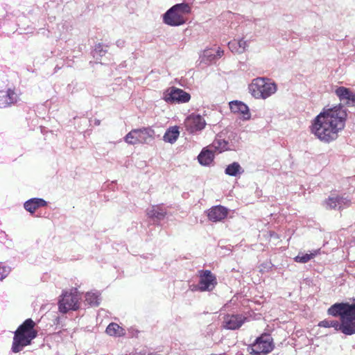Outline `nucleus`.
I'll list each match as a JSON object with an SVG mask.
<instances>
[{
	"mask_svg": "<svg viewBox=\"0 0 355 355\" xmlns=\"http://www.w3.org/2000/svg\"><path fill=\"white\" fill-rule=\"evenodd\" d=\"M351 205V200L344 196L331 194L323 203L327 209L341 210L349 207Z\"/></svg>",
	"mask_w": 355,
	"mask_h": 355,
	"instance_id": "8",
	"label": "nucleus"
},
{
	"mask_svg": "<svg viewBox=\"0 0 355 355\" xmlns=\"http://www.w3.org/2000/svg\"><path fill=\"white\" fill-rule=\"evenodd\" d=\"M184 125L187 131L193 134L202 130L206 125V121L200 114H191L185 119Z\"/></svg>",
	"mask_w": 355,
	"mask_h": 355,
	"instance_id": "10",
	"label": "nucleus"
},
{
	"mask_svg": "<svg viewBox=\"0 0 355 355\" xmlns=\"http://www.w3.org/2000/svg\"><path fill=\"white\" fill-rule=\"evenodd\" d=\"M146 214L150 218L153 219L155 221H160L165 218L166 211L162 207L154 205L147 209Z\"/></svg>",
	"mask_w": 355,
	"mask_h": 355,
	"instance_id": "21",
	"label": "nucleus"
},
{
	"mask_svg": "<svg viewBox=\"0 0 355 355\" xmlns=\"http://www.w3.org/2000/svg\"><path fill=\"white\" fill-rule=\"evenodd\" d=\"M274 347L273 339L270 335L263 334L248 347V351L251 355H266L271 352Z\"/></svg>",
	"mask_w": 355,
	"mask_h": 355,
	"instance_id": "4",
	"label": "nucleus"
},
{
	"mask_svg": "<svg viewBox=\"0 0 355 355\" xmlns=\"http://www.w3.org/2000/svg\"><path fill=\"white\" fill-rule=\"evenodd\" d=\"M243 172V170L238 162H233L229 164L225 170V174L230 176H236Z\"/></svg>",
	"mask_w": 355,
	"mask_h": 355,
	"instance_id": "26",
	"label": "nucleus"
},
{
	"mask_svg": "<svg viewBox=\"0 0 355 355\" xmlns=\"http://www.w3.org/2000/svg\"><path fill=\"white\" fill-rule=\"evenodd\" d=\"M228 214V209L221 205L211 207L207 211V217L209 220L217 223L225 219Z\"/></svg>",
	"mask_w": 355,
	"mask_h": 355,
	"instance_id": "15",
	"label": "nucleus"
},
{
	"mask_svg": "<svg viewBox=\"0 0 355 355\" xmlns=\"http://www.w3.org/2000/svg\"><path fill=\"white\" fill-rule=\"evenodd\" d=\"M33 339L34 338H31L26 335L15 331L11 348L12 352L14 353L21 352L26 346L31 345Z\"/></svg>",
	"mask_w": 355,
	"mask_h": 355,
	"instance_id": "13",
	"label": "nucleus"
},
{
	"mask_svg": "<svg viewBox=\"0 0 355 355\" xmlns=\"http://www.w3.org/2000/svg\"><path fill=\"white\" fill-rule=\"evenodd\" d=\"M229 104L231 111L241 114L243 120H249L251 118L250 109L245 103L240 101H232Z\"/></svg>",
	"mask_w": 355,
	"mask_h": 355,
	"instance_id": "17",
	"label": "nucleus"
},
{
	"mask_svg": "<svg viewBox=\"0 0 355 355\" xmlns=\"http://www.w3.org/2000/svg\"><path fill=\"white\" fill-rule=\"evenodd\" d=\"M85 301L91 306H97L100 304L101 297L98 292H88L85 295Z\"/></svg>",
	"mask_w": 355,
	"mask_h": 355,
	"instance_id": "27",
	"label": "nucleus"
},
{
	"mask_svg": "<svg viewBox=\"0 0 355 355\" xmlns=\"http://www.w3.org/2000/svg\"><path fill=\"white\" fill-rule=\"evenodd\" d=\"M258 21H260V20H259V19H254V24H255L256 25H257V22H258Z\"/></svg>",
	"mask_w": 355,
	"mask_h": 355,
	"instance_id": "39",
	"label": "nucleus"
},
{
	"mask_svg": "<svg viewBox=\"0 0 355 355\" xmlns=\"http://www.w3.org/2000/svg\"><path fill=\"white\" fill-rule=\"evenodd\" d=\"M137 132H136L135 129H133L129 132L124 137L125 141L131 145L138 144L137 137L136 136Z\"/></svg>",
	"mask_w": 355,
	"mask_h": 355,
	"instance_id": "31",
	"label": "nucleus"
},
{
	"mask_svg": "<svg viewBox=\"0 0 355 355\" xmlns=\"http://www.w3.org/2000/svg\"><path fill=\"white\" fill-rule=\"evenodd\" d=\"M18 99V94L11 89L6 92L0 91V108L10 106L16 103Z\"/></svg>",
	"mask_w": 355,
	"mask_h": 355,
	"instance_id": "16",
	"label": "nucleus"
},
{
	"mask_svg": "<svg viewBox=\"0 0 355 355\" xmlns=\"http://www.w3.org/2000/svg\"><path fill=\"white\" fill-rule=\"evenodd\" d=\"M273 267V264L270 261H267L261 264V271L262 272H268Z\"/></svg>",
	"mask_w": 355,
	"mask_h": 355,
	"instance_id": "34",
	"label": "nucleus"
},
{
	"mask_svg": "<svg viewBox=\"0 0 355 355\" xmlns=\"http://www.w3.org/2000/svg\"><path fill=\"white\" fill-rule=\"evenodd\" d=\"M233 145L230 143L227 136V132L222 131L216 135L211 144V148H215L219 153L226 150H233Z\"/></svg>",
	"mask_w": 355,
	"mask_h": 355,
	"instance_id": "11",
	"label": "nucleus"
},
{
	"mask_svg": "<svg viewBox=\"0 0 355 355\" xmlns=\"http://www.w3.org/2000/svg\"><path fill=\"white\" fill-rule=\"evenodd\" d=\"M148 355H159V354L156 352H151V353H149Z\"/></svg>",
	"mask_w": 355,
	"mask_h": 355,
	"instance_id": "38",
	"label": "nucleus"
},
{
	"mask_svg": "<svg viewBox=\"0 0 355 355\" xmlns=\"http://www.w3.org/2000/svg\"><path fill=\"white\" fill-rule=\"evenodd\" d=\"M214 153L208 148H204L198 156L199 163L202 166H209L214 162Z\"/></svg>",
	"mask_w": 355,
	"mask_h": 355,
	"instance_id": "22",
	"label": "nucleus"
},
{
	"mask_svg": "<svg viewBox=\"0 0 355 355\" xmlns=\"http://www.w3.org/2000/svg\"><path fill=\"white\" fill-rule=\"evenodd\" d=\"M46 205L47 202L43 198H33L24 202V207L31 214H34L38 208L45 207Z\"/></svg>",
	"mask_w": 355,
	"mask_h": 355,
	"instance_id": "20",
	"label": "nucleus"
},
{
	"mask_svg": "<svg viewBox=\"0 0 355 355\" xmlns=\"http://www.w3.org/2000/svg\"><path fill=\"white\" fill-rule=\"evenodd\" d=\"M248 46V42L241 39L239 40H234L228 43L230 50L233 53H242Z\"/></svg>",
	"mask_w": 355,
	"mask_h": 355,
	"instance_id": "23",
	"label": "nucleus"
},
{
	"mask_svg": "<svg viewBox=\"0 0 355 355\" xmlns=\"http://www.w3.org/2000/svg\"><path fill=\"white\" fill-rule=\"evenodd\" d=\"M320 250H314L310 254L299 253L297 256L294 258L295 261L297 263H306L309 261L311 259L314 258L319 252Z\"/></svg>",
	"mask_w": 355,
	"mask_h": 355,
	"instance_id": "28",
	"label": "nucleus"
},
{
	"mask_svg": "<svg viewBox=\"0 0 355 355\" xmlns=\"http://www.w3.org/2000/svg\"><path fill=\"white\" fill-rule=\"evenodd\" d=\"M227 136L228 141L230 144H232L233 146V150H235L236 148L238 147V144L239 143L240 137L238 135L236 132H227Z\"/></svg>",
	"mask_w": 355,
	"mask_h": 355,
	"instance_id": "30",
	"label": "nucleus"
},
{
	"mask_svg": "<svg viewBox=\"0 0 355 355\" xmlns=\"http://www.w3.org/2000/svg\"><path fill=\"white\" fill-rule=\"evenodd\" d=\"M163 21L171 26H178L185 23V19L184 16H180L175 10L170 8L163 15Z\"/></svg>",
	"mask_w": 355,
	"mask_h": 355,
	"instance_id": "12",
	"label": "nucleus"
},
{
	"mask_svg": "<svg viewBox=\"0 0 355 355\" xmlns=\"http://www.w3.org/2000/svg\"><path fill=\"white\" fill-rule=\"evenodd\" d=\"M347 118L346 110L336 106L320 113L314 119L311 132L321 141L329 143L338 137Z\"/></svg>",
	"mask_w": 355,
	"mask_h": 355,
	"instance_id": "1",
	"label": "nucleus"
},
{
	"mask_svg": "<svg viewBox=\"0 0 355 355\" xmlns=\"http://www.w3.org/2000/svg\"><path fill=\"white\" fill-rule=\"evenodd\" d=\"M108 46H104L98 43L95 46V48L93 51V55L94 57H96V55H99L101 57L103 56L107 51Z\"/></svg>",
	"mask_w": 355,
	"mask_h": 355,
	"instance_id": "32",
	"label": "nucleus"
},
{
	"mask_svg": "<svg viewBox=\"0 0 355 355\" xmlns=\"http://www.w3.org/2000/svg\"><path fill=\"white\" fill-rule=\"evenodd\" d=\"M35 323L31 318L26 319L15 331L28 336L31 338H35L37 333L34 329Z\"/></svg>",
	"mask_w": 355,
	"mask_h": 355,
	"instance_id": "18",
	"label": "nucleus"
},
{
	"mask_svg": "<svg viewBox=\"0 0 355 355\" xmlns=\"http://www.w3.org/2000/svg\"><path fill=\"white\" fill-rule=\"evenodd\" d=\"M77 288H73L70 292H64L58 302L60 312L67 313L69 311H76L80 306V300Z\"/></svg>",
	"mask_w": 355,
	"mask_h": 355,
	"instance_id": "5",
	"label": "nucleus"
},
{
	"mask_svg": "<svg viewBox=\"0 0 355 355\" xmlns=\"http://www.w3.org/2000/svg\"><path fill=\"white\" fill-rule=\"evenodd\" d=\"M175 10L180 16L188 14L191 12V7L187 3H177L171 7Z\"/></svg>",
	"mask_w": 355,
	"mask_h": 355,
	"instance_id": "29",
	"label": "nucleus"
},
{
	"mask_svg": "<svg viewBox=\"0 0 355 355\" xmlns=\"http://www.w3.org/2000/svg\"><path fill=\"white\" fill-rule=\"evenodd\" d=\"M217 284V279L210 270H202L199 277L197 290L200 291H211Z\"/></svg>",
	"mask_w": 355,
	"mask_h": 355,
	"instance_id": "9",
	"label": "nucleus"
},
{
	"mask_svg": "<svg viewBox=\"0 0 355 355\" xmlns=\"http://www.w3.org/2000/svg\"><path fill=\"white\" fill-rule=\"evenodd\" d=\"M137 137L138 144H149L155 139L159 137V135L155 134V131L152 128H142L135 129Z\"/></svg>",
	"mask_w": 355,
	"mask_h": 355,
	"instance_id": "14",
	"label": "nucleus"
},
{
	"mask_svg": "<svg viewBox=\"0 0 355 355\" xmlns=\"http://www.w3.org/2000/svg\"><path fill=\"white\" fill-rule=\"evenodd\" d=\"M106 333L111 336H122L125 334V330L118 324L112 322L106 328Z\"/></svg>",
	"mask_w": 355,
	"mask_h": 355,
	"instance_id": "25",
	"label": "nucleus"
},
{
	"mask_svg": "<svg viewBox=\"0 0 355 355\" xmlns=\"http://www.w3.org/2000/svg\"><path fill=\"white\" fill-rule=\"evenodd\" d=\"M11 268L0 262V281L5 279L10 272Z\"/></svg>",
	"mask_w": 355,
	"mask_h": 355,
	"instance_id": "33",
	"label": "nucleus"
},
{
	"mask_svg": "<svg viewBox=\"0 0 355 355\" xmlns=\"http://www.w3.org/2000/svg\"><path fill=\"white\" fill-rule=\"evenodd\" d=\"M245 315L241 313H227L222 318L221 327L227 330L239 329L247 321Z\"/></svg>",
	"mask_w": 355,
	"mask_h": 355,
	"instance_id": "7",
	"label": "nucleus"
},
{
	"mask_svg": "<svg viewBox=\"0 0 355 355\" xmlns=\"http://www.w3.org/2000/svg\"><path fill=\"white\" fill-rule=\"evenodd\" d=\"M248 89L255 98L266 99L277 92V85L269 78L259 77L252 81Z\"/></svg>",
	"mask_w": 355,
	"mask_h": 355,
	"instance_id": "3",
	"label": "nucleus"
},
{
	"mask_svg": "<svg viewBox=\"0 0 355 355\" xmlns=\"http://www.w3.org/2000/svg\"><path fill=\"white\" fill-rule=\"evenodd\" d=\"M190 98L189 93L175 87H169L163 93V99L168 103H184L189 102Z\"/></svg>",
	"mask_w": 355,
	"mask_h": 355,
	"instance_id": "6",
	"label": "nucleus"
},
{
	"mask_svg": "<svg viewBox=\"0 0 355 355\" xmlns=\"http://www.w3.org/2000/svg\"><path fill=\"white\" fill-rule=\"evenodd\" d=\"M223 55V51L220 48L217 50L216 54L214 55L216 58H220Z\"/></svg>",
	"mask_w": 355,
	"mask_h": 355,
	"instance_id": "36",
	"label": "nucleus"
},
{
	"mask_svg": "<svg viewBox=\"0 0 355 355\" xmlns=\"http://www.w3.org/2000/svg\"><path fill=\"white\" fill-rule=\"evenodd\" d=\"M116 44L118 47H123L125 44V41L123 40H118L116 42Z\"/></svg>",
	"mask_w": 355,
	"mask_h": 355,
	"instance_id": "35",
	"label": "nucleus"
},
{
	"mask_svg": "<svg viewBox=\"0 0 355 355\" xmlns=\"http://www.w3.org/2000/svg\"><path fill=\"white\" fill-rule=\"evenodd\" d=\"M327 313L334 317H340V322L336 320L324 319L318 323L320 327H333L336 331L343 334H355V303L337 302L331 305Z\"/></svg>",
	"mask_w": 355,
	"mask_h": 355,
	"instance_id": "2",
	"label": "nucleus"
},
{
	"mask_svg": "<svg viewBox=\"0 0 355 355\" xmlns=\"http://www.w3.org/2000/svg\"><path fill=\"white\" fill-rule=\"evenodd\" d=\"M179 135L180 132L177 126L171 127L164 133L163 140L165 142L173 144L178 139Z\"/></svg>",
	"mask_w": 355,
	"mask_h": 355,
	"instance_id": "24",
	"label": "nucleus"
},
{
	"mask_svg": "<svg viewBox=\"0 0 355 355\" xmlns=\"http://www.w3.org/2000/svg\"><path fill=\"white\" fill-rule=\"evenodd\" d=\"M336 94L341 101H346L348 106H355V93H353L349 89L339 87L336 89Z\"/></svg>",
	"mask_w": 355,
	"mask_h": 355,
	"instance_id": "19",
	"label": "nucleus"
},
{
	"mask_svg": "<svg viewBox=\"0 0 355 355\" xmlns=\"http://www.w3.org/2000/svg\"><path fill=\"white\" fill-rule=\"evenodd\" d=\"M94 124L96 125H99L101 124V121L99 119H94Z\"/></svg>",
	"mask_w": 355,
	"mask_h": 355,
	"instance_id": "37",
	"label": "nucleus"
}]
</instances>
